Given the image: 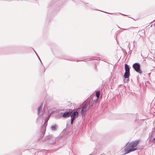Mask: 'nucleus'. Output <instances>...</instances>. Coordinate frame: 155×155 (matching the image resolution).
I'll use <instances>...</instances> for the list:
<instances>
[{
	"label": "nucleus",
	"mask_w": 155,
	"mask_h": 155,
	"mask_svg": "<svg viewBox=\"0 0 155 155\" xmlns=\"http://www.w3.org/2000/svg\"><path fill=\"white\" fill-rule=\"evenodd\" d=\"M139 142V140H137L133 142L128 143L126 145L124 149L125 153H128L137 150V149L134 148L137 145Z\"/></svg>",
	"instance_id": "nucleus-1"
},
{
	"label": "nucleus",
	"mask_w": 155,
	"mask_h": 155,
	"mask_svg": "<svg viewBox=\"0 0 155 155\" xmlns=\"http://www.w3.org/2000/svg\"><path fill=\"white\" fill-rule=\"evenodd\" d=\"M42 104H41L38 107L37 110V114L38 116H41L43 115H47L49 114L47 108L45 107L43 110V111H42Z\"/></svg>",
	"instance_id": "nucleus-2"
},
{
	"label": "nucleus",
	"mask_w": 155,
	"mask_h": 155,
	"mask_svg": "<svg viewBox=\"0 0 155 155\" xmlns=\"http://www.w3.org/2000/svg\"><path fill=\"white\" fill-rule=\"evenodd\" d=\"M91 107L89 102H87L85 104H84L82 108L81 109L80 112L83 115L84 112L88 110Z\"/></svg>",
	"instance_id": "nucleus-3"
},
{
	"label": "nucleus",
	"mask_w": 155,
	"mask_h": 155,
	"mask_svg": "<svg viewBox=\"0 0 155 155\" xmlns=\"http://www.w3.org/2000/svg\"><path fill=\"white\" fill-rule=\"evenodd\" d=\"M133 67L134 69L137 72L141 74L142 73V71L140 69V65L139 63H135L133 65Z\"/></svg>",
	"instance_id": "nucleus-4"
},
{
	"label": "nucleus",
	"mask_w": 155,
	"mask_h": 155,
	"mask_svg": "<svg viewBox=\"0 0 155 155\" xmlns=\"http://www.w3.org/2000/svg\"><path fill=\"white\" fill-rule=\"evenodd\" d=\"M78 116V113L77 111H74L71 114V118H72V120H74V119L77 117Z\"/></svg>",
	"instance_id": "nucleus-5"
},
{
	"label": "nucleus",
	"mask_w": 155,
	"mask_h": 155,
	"mask_svg": "<svg viewBox=\"0 0 155 155\" xmlns=\"http://www.w3.org/2000/svg\"><path fill=\"white\" fill-rule=\"evenodd\" d=\"M72 113V111L66 112L64 113L62 115V117L64 118H67L69 117Z\"/></svg>",
	"instance_id": "nucleus-6"
},
{
	"label": "nucleus",
	"mask_w": 155,
	"mask_h": 155,
	"mask_svg": "<svg viewBox=\"0 0 155 155\" xmlns=\"http://www.w3.org/2000/svg\"><path fill=\"white\" fill-rule=\"evenodd\" d=\"M130 74V72L125 71L124 75V77L125 78H127L129 77Z\"/></svg>",
	"instance_id": "nucleus-7"
},
{
	"label": "nucleus",
	"mask_w": 155,
	"mask_h": 155,
	"mask_svg": "<svg viewBox=\"0 0 155 155\" xmlns=\"http://www.w3.org/2000/svg\"><path fill=\"white\" fill-rule=\"evenodd\" d=\"M125 71L130 72V68L129 66L127 64H125Z\"/></svg>",
	"instance_id": "nucleus-8"
},
{
	"label": "nucleus",
	"mask_w": 155,
	"mask_h": 155,
	"mask_svg": "<svg viewBox=\"0 0 155 155\" xmlns=\"http://www.w3.org/2000/svg\"><path fill=\"white\" fill-rule=\"evenodd\" d=\"M57 126L56 125H53L51 127V129L52 131H55L56 130Z\"/></svg>",
	"instance_id": "nucleus-9"
},
{
	"label": "nucleus",
	"mask_w": 155,
	"mask_h": 155,
	"mask_svg": "<svg viewBox=\"0 0 155 155\" xmlns=\"http://www.w3.org/2000/svg\"><path fill=\"white\" fill-rule=\"evenodd\" d=\"M100 94V91H97L96 92V95L97 98L99 97Z\"/></svg>",
	"instance_id": "nucleus-10"
},
{
	"label": "nucleus",
	"mask_w": 155,
	"mask_h": 155,
	"mask_svg": "<svg viewBox=\"0 0 155 155\" xmlns=\"http://www.w3.org/2000/svg\"><path fill=\"white\" fill-rule=\"evenodd\" d=\"M74 120H72V118H71V124H73V121Z\"/></svg>",
	"instance_id": "nucleus-11"
},
{
	"label": "nucleus",
	"mask_w": 155,
	"mask_h": 155,
	"mask_svg": "<svg viewBox=\"0 0 155 155\" xmlns=\"http://www.w3.org/2000/svg\"><path fill=\"white\" fill-rule=\"evenodd\" d=\"M35 53H36H36L35 52ZM37 54V56H38V59H39L40 60V61H41V59H40V58H39V57L37 55V54Z\"/></svg>",
	"instance_id": "nucleus-12"
},
{
	"label": "nucleus",
	"mask_w": 155,
	"mask_h": 155,
	"mask_svg": "<svg viewBox=\"0 0 155 155\" xmlns=\"http://www.w3.org/2000/svg\"><path fill=\"white\" fill-rule=\"evenodd\" d=\"M42 129H43V130H44L45 129V127H44V128H43V127Z\"/></svg>",
	"instance_id": "nucleus-13"
},
{
	"label": "nucleus",
	"mask_w": 155,
	"mask_h": 155,
	"mask_svg": "<svg viewBox=\"0 0 155 155\" xmlns=\"http://www.w3.org/2000/svg\"><path fill=\"white\" fill-rule=\"evenodd\" d=\"M122 29L123 30H127V29Z\"/></svg>",
	"instance_id": "nucleus-14"
},
{
	"label": "nucleus",
	"mask_w": 155,
	"mask_h": 155,
	"mask_svg": "<svg viewBox=\"0 0 155 155\" xmlns=\"http://www.w3.org/2000/svg\"><path fill=\"white\" fill-rule=\"evenodd\" d=\"M89 59V60H92V58H90V59Z\"/></svg>",
	"instance_id": "nucleus-15"
},
{
	"label": "nucleus",
	"mask_w": 155,
	"mask_h": 155,
	"mask_svg": "<svg viewBox=\"0 0 155 155\" xmlns=\"http://www.w3.org/2000/svg\"><path fill=\"white\" fill-rule=\"evenodd\" d=\"M153 140H155V137L153 139Z\"/></svg>",
	"instance_id": "nucleus-16"
},
{
	"label": "nucleus",
	"mask_w": 155,
	"mask_h": 155,
	"mask_svg": "<svg viewBox=\"0 0 155 155\" xmlns=\"http://www.w3.org/2000/svg\"><path fill=\"white\" fill-rule=\"evenodd\" d=\"M60 114H61H61H62V113H60Z\"/></svg>",
	"instance_id": "nucleus-17"
},
{
	"label": "nucleus",
	"mask_w": 155,
	"mask_h": 155,
	"mask_svg": "<svg viewBox=\"0 0 155 155\" xmlns=\"http://www.w3.org/2000/svg\"><path fill=\"white\" fill-rule=\"evenodd\" d=\"M41 64H42V62H41Z\"/></svg>",
	"instance_id": "nucleus-18"
},
{
	"label": "nucleus",
	"mask_w": 155,
	"mask_h": 155,
	"mask_svg": "<svg viewBox=\"0 0 155 155\" xmlns=\"http://www.w3.org/2000/svg\"><path fill=\"white\" fill-rule=\"evenodd\" d=\"M41 64H42V62H41Z\"/></svg>",
	"instance_id": "nucleus-19"
}]
</instances>
